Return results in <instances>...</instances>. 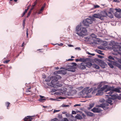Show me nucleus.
<instances>
[{"label":"nucleus","mask_w":121,"mask_h":121,"mask_svg":"<svg viewBox=\"0 0 121 121\" xmlns=\"http://www.w3.org/2000/svg\"><path fill=\"white\" fill-rule=\"evenodd\" d=\"M109 12L107 14L106 12L104 11H101L99 13H95L93 15V17L97 18H99L102 20H104V17L108 16L111 18L113 17V15L111 12Z\"/></svg>","instance_id":"f257e3e1"},{"label":"nucleus","mask_w":121,"mask_h":121,"mask_svg":"<svg viewBox=\"0 0 121 121\" xmlns=\"http://www.w3.org/2000/svg\"><path fill=\"white\" fill-rule=\"evenodd\" d=\"M54 78L55 79L52 80L50 83L47 82V84L49 86L55 88L56 87V85L57 83V80L60 79L61 77L60 75H57Z\"/></svg>","instance_id":"f03ea898"},{"label":"nucleus","mask_w":121,"mask_h":121,"mask_svg":"<svg viewBox=\"0 0 121 121\" xmlns=\"http://www.w3.org/2000/svg\"><path fill=\"white\" fill-rule=\"evenodd\" d=\"M94 18L93 17H90V18H87L85 20L83 21V25L85 26L88 27L89 24H92Z\"/></svg>","instance_id":"7ed1b4c3"},{"label":"nucleus","mask_w":121,"mask_h":121,"mask_svg":"<svg viewBox=\"0 0 121 121\" xmlns=\"http://www.w3.org/2000/svg\"><path fill=\"white\" fill-rule=\"evenodd\" d=\"M80 33L77 32L76 33L80 37H84L87 32V30L86 28L83 27L80 28Z\"/></svg>","instance_id":"20e7f679"},{"label":"nucleus","mask_w":121,"mask_h":121,"mask_svg":"<svg viewBox=\"0 0 121 121\" xmlns=\"http://www.w3.org/2000/svg\"><path fill=\"white\" fill-rule=\"evenodd\" d=\"M93 90V89L92 88H90L89 87H86L82 90V92L83 94H86V95H87Z\"/></svg>","instance_id":"39448f33"},{"label":"nucleus","mask_w":121,"mask_h":121,"mask_svg":"<svg viewBox=\"0 0 121 121\" xmlns=\"http://www.w3.org/2000/svg\"><path fill=\"white\" fill-rule=\"evenodd\" d=\"M115 10L116 11L115 13V16L118 18H120L121 17V10L117 9H112V11H114Z\"/></svg>","instance_id":"423d86ee"},{"label":"nucleus","mask_w":121,"mask_h":121,"mask_svg":"<svg viewBox=\"0 0 121 121\" xmlns=\"http://www.w3.org/2000/svg\"><path fill=\"white\" fill-rule=\"evenodd\" d=\"M108 86L105 85L102 87L100 88L99 90L98 91V93L96 94L97 95H102L103 93V91L106 88H107Z\"/></svg>","instance_id":"0eeeda50"},{"label":"nucleus","mask_w":121,"mask_h":121,"mask_svg":"<svg viewBox=\"0 0 121 121\" xmlns=\"http://www.w3.org/2000/svg\"><path fill=\"white\" fill-rule=\"evenodd\" d=\"M112 47L114 51L118 52V53L120 54L118 52H121V46H119L114 45Z\"/></svg>","instance_id":"6e6552de"},{"label":"nucleus","mask_w":121,"mask_h":121,"mask_svg":"<svg viewBox=\"0 0 121 121\" xmlns=\"http://www.w3.org/2000/svg\"><path fill=\"white\" fill-rule=\"evenodd\" d=\"M105 92H107L105 96H111V95L113 94V91L112 90L110 91L109 89H107V90L104 91Z\"/></svg>","instance_id":"1a4fd4ad"},{"label":"nucleus","mask_w":121,"mask_h":121,"mask_svg":"<svg viewBox=\"0 0 121 121\" xmlns=\"http://www.w3.org/2000/svg\"><path fill=\"white\" fill-rule=\"evenodd\" d=\"M108 104H106L105 103H103L100 104V105H97L96 106V107H101L103 108L104 110H106V106L108 105Z\"/></svg>","instance_id":"9d476101"},{"label":"nucleus","mask_w":121,"mask_h":121,"mask_svg":"<svg viewBox=\"0 0 121 121\" xmlns=\"http://www.w3.org/2000/svg\"><path fill=\"white\" fill-rule=\"evenodd\" d=\"M100 65L102 68H104L107 65L103 60L99 59L98 60Z\"/></svg>","instance_id":"9b49d317"},{"label":"nucleus","mask_w":121,"mask_h":121,"mask_svg":"<svg viewBox=\"0 0 121 121\" xmlns=\"http://www.w3.org/2000/svg\"><path fill=\"white\" fill-rule=\"evenodd\" d=\"M91 111L94 113H99L101 112V110L99 108L94 107L91 110Z\"/></svg>","instance_id":"f8f14e48"},{"label":"nucleus","mask_w":121,"mask_h":121,"mask_svg":"<svg viewBox=\"0 0 121 121\" xmlns=\"http://www.w3.org/2000/svg\"><path fill=\"white\" fill-rule=\"evenodd\" d=\"M66 69L65 70L57 71H55V73H56L58 74H61L65 75L66 73Z\"/></svg>","instance_id":"ddd939ff"},{"label":"nucleus","mask_w":121,"mask_h":121,"mask_svg":"<svg viewBox=\"0 0 121 121\" xmlns=\"http://www.w3.org/2000/svg\"><path fill=\"white\" fill-rule=\"evenodd\" d=\"M86 63L82 62L81 63L80 66V68L82 69H84L86 68Z\"/></svg>","instance_id":"4468645a"},{"label":"nucleus","mask_w":121,"mask_h":121,"mask_svg":"<svg viewBox=\"0 0 121 121\" xmlns=\"http://www.w3.org/2000/svg\"><path fill=\"white\" fill-rule=\"evenodd\" d=\"M69 68H67L66 70L68 71H71L72 72H74L75 71L74 67L72 65H69Z\"/></svg>","instance_id":"2eb2a0df"},{"label":"nucleus","mask_w":121,"mask_h":121,"mask_svg":"<svg viewBox=\"0 0 121 121\" xmlns=\"http://www.w3.org/2000/svg\"><path fill=\"white\" fill-rule=\"evenodd\" d=\"M108 62H107V63L108 65H109L111 68H113L114 66L113 65V64L114 63V62L110 60H108Z\"/></svg>","instance_id":"dca6fc26"},{"label":"nucleus","mask_w":121,"mask_h":121,"mask_svg":"<svg viewBox=\"0 0 121 121\" xmlns=\"http://www.w3.org/2000/svg\"><path fill=\"white\" fill-rule=\"evenodd\" d=\"M33 116H27L28 117H25L24 119V121H31L32 118H31V117H32Z\"/></svg>","instance_id":"f3484780"},{"label":"nucleus","mask_w":121,"mask_h":121,"mask_svg":"<svg viewBox=\"0 0 121 121\" xmlns=\"http://www.w3.org/2000/svg\"><path fill=\"white\" fill-rule=\"evenodd\" d=\"M40 98V99H39V101L40 102H44V101H45L46 100V99L45 98L43 99V98H45V97L44 96H42L41 95H40L39 96Z\"/></svg>","instance_id":"a211bd4d"},{"label":"nucleus","mask_w":121,"mask_h":121,"mask_svg":"<svg viewBox=\"0 0 121 121\" xmlns=\"http://www.w3.org/2000/svg\"><path fill=\"white\" fill-rule=\"evenodd\" d=\"M112 98L111 97H108L107 99H106V102L108 103L109 104H111L112 102Z\"/></svg>","instance_id":"6ab92c4d"},{"label":"nucleus","mask_w":121,"mask_h":121,"mask_svg":"<svg viewBox=\"0 0 121 121\" xmlns=\"http://www.w3.org/2000/svg\"><path fill=\"white\" fill-rule=\"evenodd\" d=\"M85 113L88 116L92 117L94 116L93 113L88 112H86Z\"/></svg>","instance_id":"aec40b11"},{"label":"nucleus","mask_w":121,"mask_h":121,"mask_svg":"<svg viewBox=\"0 0 121 121\" xmlns=\"http://www.w3.org/2000/svg\"><path fill=\"white\" fill-rule=\"evenodd\" d=\"M75 117L76 119H78L81 120L82 119V116L79 114H77V115L75 116Z\"/></svg>","instance_id":"412c9836"},{"label":"nucleus","mask_w":121,"mask_h":121,"mask_svg":"<svg viewBox=\"0 0 121 121\" xmlns=\"http://www.w3.org/2000/svg\"><path fill=\"white\" fill-rule=\"evenodd\" d=\"M86 67H88L89 68H90L92 65H93L90 62H87L86 63Z\"/></svg>","instance_id":"4be33fe9"},{"label":"nucleus","mask_w":121,"mask_h":121,"mask_svg":"<svg viewBox=\"0 0 121 121\" xmlns=\"http://www.w3.org/2000/svg\"><path fill=\"white\" fill-rule=\"evenodd\" d=\"M112 90L113 91V93H114V91L117 92L119 93L121 92L119 88H115L113 89Z\"/></svg>","instance_id":"5701e85b"},{"label":"nucleus","mask_w":121,"mask_h":121,"mask_svg":"<svg viewBox=\"0 0 121 121\" xmlns=\"http://www.w3.org/2000/svg\"><path fill=\"white\" fill-rule=\"evenodd\" d=\"M117 95V94H114L113 95L112 94L111 95V96L112 97V99L114 100L116 99Z\"/></svg>","instance_id":"b1692460"},{"label":"nucleus","mask_w":121,"mask_h":121,"mask_svg":"<svg viewBox=\"0 0 121 121\" xmlns=\"http://www.w3.org/2000/svg\"><path fill=\"white\" fill-rule=\"evenodd\" d=\"M93 67L97 69H99V66L98 65H97L95 64H94L93 65Z\"/></svg>","instance_id":"393cba45"},{"label":"nucleus","mask_w":121,"mask_h":121,"mask_svg":"<svg viewBox=\"0 0 121 121\" xmlns=\"http://www.w3.org/2000/svg\"><path fill=\"white\" fill-rule=\"evenodd\" d=\"M80 26L79 25H78L77 26L76 28V31L77 32L79 31L80 30Z\"/></svg>","instance_id":"a878e982"},{"label":"nucleus","mask_w":121,"mask_h":121,"mask_svg":"<svg viewBox=\"0 0 121 121\" xmlns=\"http://www.w3.org/2000/svg\"><path fill=\"white\" fill-rule=\"evenodd\" d=\"M94 104L93 103H92L90 104L89 105V107L88 108V109H90L92 108L94 106Z\"/></svg>","instance_id":"bb28decb"},{"label":"nucleus","mask_w":121,"mask_h":121,"mask_svg":"<svg viewBox=\"0 0 121 121\" xmlns=\"http://www.w3.org/2000/svg\"><path fill=\"white\" fill-rule=\"evenodd\" d=\"M29 9V8L28 7L27 8V9H26L25 10V11L24 12H23V13L22 14V17H23L24 16L25 14L27 12V11Z\"/></svg>","instance_id":"cd10ccee"},{"label":"nucleus","mask_w":121,"mask_h":121,"mask_svg":"<svg viewBox=\"0 0 121 121\" xmlns=\"http://www.w3.org/2000/svg\"><path fill=\"white\" fill-rule=\"evenodd\" d=\"M86 59H85L84 58H80L79 59L80 61L83 62H85L86 60Z\"/></svg>","instance_id":"c85d7f7f"},{"label":"nucleus","mask_w":121,"mask_h":121,"mask_svg":"<svg viewBox=\"0 0 121 121\" xmlns=\"http://www.w3.org/2000/svg\"><path fill=\"white\" fill-rule=\"evenodd\" d=\"M45 4H44V5L42 7L41 9L40 10L41 11H42L43 10L44 8L45 7Z\"/></svg>","instance_id":"c756f323"},{"label":"nucleus","mask_w":121,"mask_h":121,"mask_svg":"<svg viewBox=\"0 0 121 121\" xmlns=\"http://www.w3.org/2000/svg\"><path fill=\"white\" fill-rule=\"evenodd\" d=\"M10 104V103L8 102H6L5 103V105L7 107V108L8 109V107H9V106Z\"/></svg>","instance_id":"7c9ffc66"},{"label":"nucleus","mask_w":121,"mask_h":121,"mask_svg":"<svg viewBox=\"0 0 121 121\" xmlns=\"http://www.w3.org/2000/svg\"><path fill=\"white\" fill-rule=\"evenodd\" d=\"M108 58L110 59L109 60H114V58L111 56H109L108 57Z\"/></svg>","instance_id":"2f4dec72"},{"label":"nucleus","mask_w":121,"mask_h":121,"mask_svg":"<svg viewBox=\"0 0 121 121\" xmlns=\"http://www.w3.org/2000/svg\"><path fill=\"white\" fill-rule=\"evenodd\" d=\"M51 121H59L58 119L56 118H55L51 120Z\"/></svg>","instance_id":"473e14b6"},{"label":"nucleus","mask_w":121,"mask_h":121,"mask_svg":"<svg viewBox=\"0 0 121 121\" xmlns=\"http://www.w3.org/2000/svg\"><path fill=\"white\" fill-rule=\"evenodd\" d=\"M61 121H68V120L67 118H64L62 119Z\"/></svg>","instance_id":"72a5a7b5"},{"label":"nucleus","mask_w":121,"mask_h":121,"mask_svg":"<svg viewBox=\"0 0 121 121\" xmlns=\"http://www.w3.org/2000/svg\"><path fill=\"white\" fill-rule=\"evenodd\" d=\"M105 101V100L104 99H100L99 100V102L100 103L104 102Z\"/></svg>","instance_id":"f704fd0d"},{"label":"nucleus","mask_w":121,"mask_h":121,"mask_svg":"<svg viewBox=\"0 0 121 121\" xmlns=\"http://www.w3.org/2000/svg\"><path fill=\"white\" fill-rule=\"evenodd\" d=\"M69 106V105H65L64 104H63L62 105V107H67Z\"/></svg>","instance_id":"c9c22d12"},{"label":"nucleus","mask_w":121,"mask_h":121,"mask_svg":"<svg viewBox=\"0 0 121 121\" xmlns=\"http://www.w3.org/2000/svg\"><path fill=\"white\" fill-rule=\"evenodd\" d=\"M50 81V78L48 77V78L46 79L45 80L46 82H49Z\"/></svg>","instance_id":"e433bc0d"},{"label":"nucleus","mask_w":121,"mask_h":121,"mask_svg":"<svg viewBox=\"0 0 121 121\" xmlns=\"http://www.w3.org/2000/svg\"><path fill=\"white\" fill-rule=\"evenodd\" d=\"M33 9V8H32L31 9H30L29 11V12H28V13L30 14L31 13V11H32V10Z\"/></svg>","instance_id":"4c0bfd02"},{"label":"nucleus","mask_w":121,"mask_h":121,"mask_svg":"<svg viewBox=\"0 0 121 121\" xmlns=\"http://www.w3.org/2000/svg\"><path fill=\"white\" fill-rule=\"evenodd\" d=\"M37 3V0H36V1H35L34 2V4L33 5V7H34V6H35V5Z\"/></svg>","instance_id":"58836bf2"},{"label":"nucleus","mask_w":121,"mask_h":121,"mask_svg":"<svg viewBox=\"0 0 121 121\" xmlns=\"http://www.w3.org/2000/svg\"><path fill=\"white\" fill-rule=\"evenodd\" d=\"M118 99L119 100L121 99V96H120L117 95L116 99Z\"/></svg>","instance_id":"ea45409f"},{"label":"nucleus","mask_w":121,"mask_h":121,"mask_svg":"<svg viewBox=\"0 0 121 121\" xmlns=\"http://www.w3.org/2000/svg\"><path fill=\"white\" fill-rule=\"evenodd\" d=\"M99 6L97 4L94 5V7L95 8H99Z\"/></svg>","instance_id":"a19ab883"},{"label":"nucleus","mask_w":121,"mask_h":121,"mask_svg":"<svg viewBox=\"0 0 121 121\" xmlns=\"http://www.w3.org/2000/svg\"><path fill=\"white\" fill-rule=\"evenodd\" d=\"M71 65H72V66H76L77 65L76 63H72L71 64Z\"/></svg>","instance_id":"79ce46f5"},{"label":"nucleus","mask_w":121,"mask_h":121,"mask_svg":"<svg viewBox=\"0 0 121 121\" xmlns=\"http://www.w3.org/2000/svg\"><path fill=\"white\" fill-rule=\"evenodd\" d=\"M28 29L27 28L26 30V36L27 37H28Z\"/></svg>","instance_id":"37998d69"},{"label":"nucleus","mask_w":121,"mask_h":121,"mask_svg":"<svg viewBox=\"0 0 121 121\" xmlns=\"http://www.w3.org/2000/svg\"><path fill=\"white\" fill-rule=\"evenodd\" d=\"M91 36L92 37L94 38H95L96 37V35L94 34H92L91 35Z\"/></svg>","instance_id":"c03bdc74"},{"label":"nucleus","mask_w":121,"mask_h":121,"mask_svg":"<svg viewBox=\"0 0 121 121\" xmlns=\"http://www.w3.org/2000/svg\"><path fill=\"white\" fill-rule=\"evenodd\" d=\"M96 52L98 53H99V54H101V52L100 50L97 49L96 50Z\"/></svg>","instance_id":"a18cd8bd"},{"label":"nucleus","mask_w":121,"mask_h":121,"mask_svg":"<svg viewBox=\"0 0 121 121\" xmlns=\"http://www.w3.org/2000/svg\"><path fill=\"white\" fill-rule=\"evenodd\" d=\"M9 61H10V60H6V61H4V63H5V64L7 63H8Z\"/></svg>","instance_id":"49530a36"},{"label":"nucleus","mask_w":121,"mask_h":121,"mask_svg":"<svg viewBox=\"0 0 121 121\" xmlns=\"http://www.w3.org/2000/svg\"><path fill=\"white\" fill-rule=\"evenodd\" d=\"M98 57H99V58H103L104 57L103 56H101L100 55H98L97 56Z\"/></svg>","instance_id":"de8ad7c7"},{"label":"nucleus","mask_w":121,"mask_h":121,"mask_svg":"<svg viewBox=\"0 0 121 121\" xmlns=\"http://www.w3.org/2000/svg\"><path fill=\"white\" fill-rule=\"evenodd\" d=\"M90 36H87L86 37H85L84 38L86 39H90Z\"/></svg>","instance_id":"09e8293b"},{"label":"nucleus","mask_w":121,"mask_h":121,"mask_svg":"<svg viewBox=\"0 0 121 121\" xmlns=\"http://www.w3.org/2000/svg\"><path fill=\"white\" fill-rule=\"evenodd\" d=\"M60 110H55L53 111V113H55V112H59Z\"/></svg>","instance_id":"8fccbe9b"},{"label":"nucleus","mask_w":121,"mask_h":121,"mask_svg":"<svg viewBox=\"0 0 121 121\" xmlns=\"http://www.w3.org/2000/svg\"><path fill=\"white\" fill-rule=\"evenodd\" d=\"M75 49L76 50L78 49L79 50H80L81 49L80 47H77L75 48Z\"/></svg>","instance_id":"3c124183"},{"label":"nucleus","mask_w":121,"mask_h":121,"mask_svg":"<svg viewBox=\"0 0 121 121\" xmlns=\"http://www.w3.org/2000/svg\"><path fill=\"white\" fill-rule=\"evenodd\" d=\"M72 114H75L76 113V112L74 111H72Z\"/></svg>","instance_id":"603ef678"},{"label":"nucleus","mask_w":121,"mask_h":121,"mask_svg":"<svg viewBox=\"0 0 121 121\" xmlns=\"http://www.w3.org/2000/svg\"><path fill=\"white\" fill-rule=\"evenodd\" d=\"M42 76H43V78H46V76L44 74H42Z\"/></svg>","instance_id":"864d4df0"},{"label":"nucleus","mask_w":121,"mask_h":121,"mask_svg":"<svg viewBox=\"0 0 121 121\" xmlns=\"http://www.w3.org/2000/svg\"><path fill=\"white\" fill-rule=\"evenodd\" d=\"M81 106L80 104H76L74 105V107H75L76 106Z\"/></svg>","instance_id":"5fc2aeb1"},{"label":"nucleus","mask_w":121,"mask_h":121,"mask_svg":"<svg viewBox=\"0 0 121 121\" xmlns=\"http://www.w3.org/2000/svg\"><path fill=\"white\" fill-rule=\"evenodd\" d=\"M73 60V59H69L68 60V61H72Z\"/></svg>","instance_id":"6e6d98bb"},{"label":"nucleus","mask_w":121,"mask_h":121,"mask_svg":"<svg viewBox=\"0 0 121 121\" xmlns=\"http://www.w3.org/2000/svg\"><path fill=\"white\" fill-rule=\"evenodd\" d=\"M82 115L83 117L84 118H85V117L86 116V115H85L84 114H82Z\"/></svg>","instance_id":"4d7b16f0"},{"label":"nucleus","mask_w":121,"mask_h":121,"mask_svg":"<svg viewBox=\"0 0 121 121\" xmlns=\"http://www.w3.org/2000/svg\"><path fill=\"white\" fill-rule=\"evenodd\" d=\"M26 92L27 93H29V92H31L30 91L27 90L26 91Z\"/></svg>","instance_id":"13d9d810"},{"label":"nucleus","mask_w":121,"mask_h":121,"mask_svg":"<svg viewBox=\"0 0 121 121\" xmlns=\"http://www.w3.org/2000/svg\"><path fill=\"white\" fill-rule=\"evenodd\" d=\"M42 12V11H41L40 10L38 12V13L39 14H40L41 12Z\"/></svg>","instance_id":"bf43d9fd"},{"label":"nucleus","mask_w":121,"mask_h":121,"mask_svg":"<svg viewBox=\"0 0 121 121\" xmlns=\"http://www.w3.org/2000/svg\"><path fill=\"white\" fill-rule=\"evenodd\" d=\"M59 99H65V97H59Z\"/></svg>","instance_id":"052dcab7"},{"label":"nucleus","mask_w":121,"mask_h":121,"mask_svg":"<svg viewBox=\"0 0 121 121\" xmlns=\"http://www.w3.org/2000/svg\"><path fill=\"white\" fill-rule=\"evenodd\" d=\"M75 60L77 62L80 61L79 59H76Z\"/></svg>","instance_id":"680f3d73"},{"label":"nucleus","mask_w":121,"mask_h":121,"mask_svg":"<svg viewBox=\"0 0 121 121\" xmlns=\"http://www.w3.org/2000/svg\"><path fill=\"white\" fill-rule=\"evenodd\" d=\"M25 20H24L23 21V26H24V25L25 23Z\"/></svg>","instance_id":"e2e57ef3"},{"label":"nucleus","mask_w":121,"mask_h":121,"mask_svg":"<svg viewBox=\"0 0 121 121\" xmlns=\"http://www.w3.org/2000/svg\"><path fill=\"white\" fill-rule=\"evenodd\" d=\"M98 48H99L100 49H103L102 47H101V46L99 47H98Z\"/></svg>","instance_id":"0e129e2a"},{"label":"nucleus","mask_w":121,"mask_h":121,"mask_svg":"<svg viewBox=\"0 0 121 121\" xmlns=\"http://www.w3.org/2000/svg\"><path fill=\"white\" fill-rule=\"evenodd\" d=\"M52 91L53 92H56V90L55 89H52Z\"/></svg>","instance_id":"69168bd1"},{"label":"nucleus","mask_w":121,"mask_h":121,"mask_svg":"<svg viewBox=\"0 0 121 121\" xmlns=\"http://www.w3.org/2000/svg\"><path fill=\"white\" fill-rule=\"evenodd\" d=\"M59 45L62 46L63 45V44L62 43H60L58 45Z\"/></svg>","instance_id":"338daca9"},{"label":"nucleus","mask_w":121,"mask_h":121,"mask_svg":"<svg viewBox=\"0 0 121 121\" xmlns=\"http://www.w3.org/2000/svg\"><path fill=\"white\" fill-rule=\"evenodd\" d=\"M50 99L51 100H54L55 99H53V98H51V99Z\"/></svg>","instance_id":"774afa93"}]
</instances>
